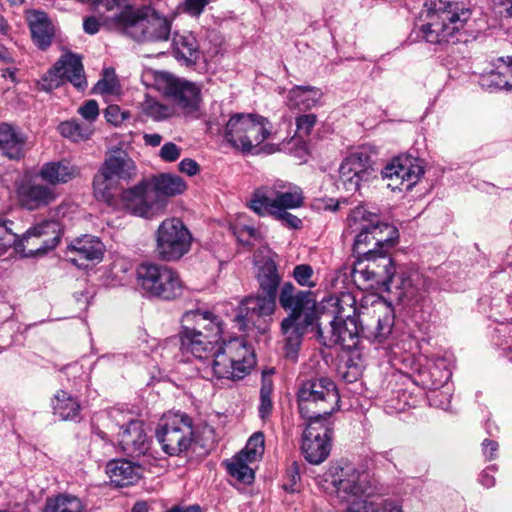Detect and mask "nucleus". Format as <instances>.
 <instances>
[{
	"mask_svg": "<svg viewBox=\"0 0 512 512\" xmlns=\"http://www.w3.org/2000/svg\"><path fill=\"white\" fill-rule=\"evenodd\" d=\"M136 285L144 296L163 300L175 299L183 291L177 271L166 265L148 262L137 267Z\"/></svg>",
	"mask_w": 512,
	"mask_h": 512,
	"instance_id": "9",
	"label": "nucleus"
},
{
	"mask_svg": "<svg viewBox=\"0 0 512 512\" xmlns=\"http://www.w3.org/2000/svg\"><path fill=\"white\" fill-rule=\"evenodd\" d=\"M69 253L73 254L70 261L77 266H82V260L100 261L104 253V245L98 237L84 235L75 239L68 247Z\"/></svg>",
	"mask_w": 512,
	"mask_h": 512,
	"instance_id": "28",
	"label": "nucleus"
},
{
	"mask_svg": "<svg viewBox=\"0 0 512 512\" xmlns=\"http://www.w3.org/2000/svg\"><path fill=\"white\" fill-rule=\"evenodd\" d=\"M107 416L111 422L110 429L119 428L117 442L125 454L139 457L147 452L149 439L141 421L126 419V414L116 408L111 409Z\"/></svg>",
	"mask_w": 512,
	"mask_h": 512,
	"instance_id": "17",
	"label": "nucleus"
},
{
	"mask_svg": "<svg viewBox=\"0 0 512 512\" xmlns=\"http://www.w3.org/2000/svg\"><path fill=\"white\" fill-rule=\"evenodd\" d=\"M154 85L158 91L173 100L183 115L195 118L199 116L202 97L201 89L195 83L166 72H157Z\"/></svg>",
	"mask_w": 512,
	"mask_h": 512,
	"instance_id": "13",
	"label": "nucleus"
},
{
	"mask_svg": "<svg viewBox=\"0 0 512 512\" xmlns=\"http://www.w3.org/2000/svg\"><path fill=\"white\" fill-rule=\"evenodd\" d=\"M421 32L425 40L432 44L454 42L471 17L468 8L459 7L457 3L433 0L425 3L421 12Z\"/></svg>",
	"mask_w": 512,
	"mask_h": 512,
	"instance_id": "5",
	"label": "nucleus"
},
{
	"mask_svg": "<svg viewBox=\"0 0 512 512\" xmlns=\"http://www.w3.org/2000/svg\"><path fill=\"white\" fill-rule=\"evenodd\" d=\"M85 506L75 495L61 493L48 497L43 512H83Z\"/></svg>",
	"mask_w": 512,
	"mask_h": 512,
	"instance_id": "41",
	"label": "nucleus"
},
{
	"mask_svg": "<svg viewBox=\"0 0 512 512\" xmlns=\"http://www.w3.org/2000/svg\"><path fill=\"white\" fill-rule=\"evenodd\" d=\"M369 512H402L401 507L392 500L374 502L370 499Z\"/></svg>",
	"mask_w": 512,
	"mask_h": 512,
	"instance_id": "55",
	"label": "nucleus"
},
{
	"mask_svg": "<svg viewBox=\"0 0 512 512\" xmlns=\"http://www.w3.org/2000/svg\"><path fill=\"white\" fill-rule=\"evenodd\" d=\"M186 189V182L178 175L161 173L123 191L122 199L134 215L149 218L164 209L166 197L180 195Z\"/></svg>",
	"mask_w": 512,
	"mask_h": 512,
	"instance_id": "3",
	"label": "nucleus"
},
{
	"mask_svg": "<svg viewBox=\"0 0 512 512\" xmlns=\"http://www.w3.org/2000/svg\"><path fill=\"white\" fill-rule=\"evenodd\" d=\"M271 122L257 114H236L227 122L225 138L234 148L250 152L271 134Z\"/></svg>",
	"mask_w": 512,
	"mask_h": 512,
	"instance_id": "10",
	"label": "nucleus"
},
{
	"mask_svg": "<svg viewBox=\"0 0 512 512\" xmlns=\"http://www.w3.org/2000/svg\"><path fill=\"white\" fill-rule=\"evenodd\" d=\"M496 467L494 465L487 467L485 470L482 471L480 474L479 481L480 483L486 487L491 488L495 485V478L490 472H495Z\"/></svg>",
	"mask_w": 512,
	"mask_h": 512,
	"instance_id": "60",
	"label": "nucleus"
},
{
	"mask_svg": "<svg viewBox=\"0 0 512 512\" xmlns=\"http://www.w3.org/2000/svg\"><path fill=\"white\" fill-rule=\"evenodd\" d=\"M381 174L391 190L408 191L423 176V161L412 156H398L382 169Z\"/></svg>",
	"mask_w": 512,
	"mask_h": 512,
	"instance_id": "18",
	"label": "nucleus"
},
{
	"mask_svg": "<svg viewBox=\"0 0 512 512\" xmlns=\"http://www.w3.org/2000/svg\"><path fill=\"white\" fill-rule=\"evenodd\" d=\"M26 136L9 124L0 125V153L10 159H19L24 155Z\"/></svg>",
	"mask_w": 512,
	"mask_h": 512,
	"instance_id": "32",
	"label": "nucleus"
},
{
	"mask_svg": "<svg viewBox=\"0 0 512 512\" xmlns=\"http://www.w3.org/2000/svg\"><path fill=\"white\" fill-rule=\"evenodd\" d=\"M192 236L183 222L177 218L164 220L156 233V253L163 261H177L191 247Z\"/></svg>",
	"mask_w": 512,
	"mask_h": 512,
	"instance_id": "15",
	"label": "nucleus"
},
{
	"mask_svg": "<svg viewBox=\"0 0 512 512\" xmlns=\"http://www.w3.org/2000/svg\"><path fill=\"white\" fill-rule=\"evenodd\" d=\"M264 435L262 432H255L247 441L246 446L239 454L243 455L248 462H259L264 453Z\"/></svg>",
	"mask_w": 512,
	"mask_h": 512,
	"instance_id": "46",
	"label": "nucleus"
},
{
	"mask_svg": "<svg viewBox=\"0 0 512 512\" xmlns=\"http://www.w3.org/2000/svg\"><path fill=\"white\" fill-rule=\"evenodd\" d=\"M60 134L75 142L88 139L93 130L89 125H81L77 121H65L58 126Z\"/></svg>",
	"mask_w": 512,
	"mask_h": 512,
	"instance_id": "44",
	"label": "nucleus"
},
{
	"mask_svg": "<svg viewBox=\"0 0 512 512\" xmlns=\"http://www.w3.org/2000/svg\"><path fill=\"white\" fill-rule=\"evenodd\" d=\"M26 17L34 43L40 49L49 47L52 43L55 29L48 15L39 10H30L27 12Z\"/></svg>",
	"mask_w": 512,
	"mask_h": 512,
	"instance_id": "30",
	"label": "nucleus"
},
{
	"mask_svg": "<svg viewBox=\"0 0 512 512\" xmlns=\"http://www.w3.org/2000/svg\"><path fill=\"white\" fill-rule=\"evenodd\" d=\"M179 170L188 176H194L199 172V165L195 160L185 158L179 163Z\"/></svg>",
	"mask_w": 512,
	"mask_h": 512,
	"instance_id": "57",
	"label": "nucleus"
},
{
	"mask_svg": "<svg viewBox=\"0 0 512 512\" xmlns=\"http://www.w3.org/2000/svg\"><path fill=\"white\" fill-rule=\"evenodd\" d=\"M339 183L350 193L360 191L376 177L371 153L365 147L350 152L340 163Z\"/></svg>",
	"mask_w": 512,
	"mask_h": 512,
	"instance_id": "14",
	"label": "nucleus"
},
{
	"mask_svg": "<svg viewBox=\"0 0 512 512\" xmlns=\"http://www.w3.org/2000/svg\"><path fill=\"white\" fill-rule=\"evenodd\" d=\"M317 121L315 114H304L296 119L297 130L305 135H308Z\"/></svg>",
	"mask_w": 512,
	"mask_h": 512,
	"instance_id": "56",
	"label": "nucleus"
},
{
	"mask_svg": "<svg viewBox=\"0 0 512 512\" xmlns=\"http://www.w3.org/2000/svg\"><path fill=\"white\" fill-rule=\"evenodd\" d=\"M493 68L484 72L479 79L481 87L487 91H512V84L508 80V67L503 57L498 58L493 64Z\"/></svg>",
	"mask_w": 512,
	"mask_h": 512,
	"instance_id": "34",
	"label": "nucleus"
},
{
	"mask_svg": "<svg viewBox=\"0 0 512 512\" xmlns=\"http://www.w3.org/2000/svg\"><path fill=\"white\" fill-rule=\"evenodd\" d=\"M62 236V226L56 220H44L28 229L21 237L23 244H31L36 249H30L27 255L45 253L54 249Z\"/></svg>",
	"mask_w": 512,
	"mask_h": 512,
	"instance_id": "23",
	"label": "nucleus"
},
{
	"mask_svg": "<svg viewBox=\"0 0 512 512\" xmlns=\"http://www.w3.org/2000/svg\"><path fill=\"white\" fill-rule=\"evenodd\" d=\"M255 464L256 462H248V459L238 453L227 463V470L237 481L250 484L255 478L253 468Z\"/></svg>",
	"mask_w": 512,
	"mask_h": 512,
	"instance_id": "42",
	"label": "nucleus"
},
{
	"mask_svg": "<svg viewBox=\"0 0 512 512\" xmlns=\"http://www.w3.org/2000/svg\"><path fill=\"white\" fill-rule=\"evenodd\" d=\"M180 350L192 355L218 379L241 380L254 368L255 353L252 346L241 338H233L222 344L220 336L180 333Z\"/></svg>",
	"mask_w": 512,
	"mask_h": 512,
	"instance_id": "1",
	"label": "nucleus"
},
{
	"mask_svg": "<svg viewBox=\"0 0 512 512\" xmlns=\"http://www.w3.org/2000/svg\"><path fill=\"white\" fill-rule=\"evenodd\" d=\"M54 414L62 420H75L80 414V404L76 398L64 390H59L52 398Z\"/></svg>",
	"mask_w": 512,
	"mask_h": 512,
	"instance_id": "39",
	"label": "nucleus"
},
{
	"mask_svg": "<svg viewBox=\"0 0 512 512\" xmlns=\"http://www.w3.org/2000/svg\"><path fill=\"white\" fill-rule=\"evenodd\" d=\"M388 251L369 249L365 252V260L376 274L380 285L394 293L403 305H414L423 299L428 290L429 282L423 273L408 265L396 266L388 256Z\"/></svg>",
	"mask_w": 512,
	"mask_h": 512,
	"instance_id": "2",
	"label": "nucleus"
},
{
	"mask_svg": "<svg viewBox=\"0 0 512 512\" xmlns=\"http://www.w3.org/2000/svg\"><path fill=\"white\" fill-rule=\"evenodd\" d=\"M94 90L96 93L104 96H118L121 92L120 85L113 71H105L104 77L97 82Z\"/></svg>",
	"mask_w": 512,
	"mask_h": 512,
	"instance_id": "50",
	"label": "nucleus"
},
{
	"mask_svg": "<svg viewBox=\"0 0 512 512\" xmlns=\"http://www.w3.org/2000/svg\"><path fill=\"white\" fill-rule=\"evenodd\" d=\"M106 474L118 487L134 485L142 477L140 465L125 459L111 460L106 465Z\"/></svg>",
	"mask_w": 512,
	"mask_h": 512,
	"instance_id": "29",
	"label": "nucleus"
},
{
	"mask_svg": "<svg viewBox=\"0 0 512 512\" xmlns=\"http://www.w3.org/2000/svg\"><path fill=\"white\" fill-rule=\"evenodd\" d=\"M328 326L317 323V335L323 345H340L343 349L354 350L359 344L361 324L357 320H329Z\"/></svg>",
	"mask_w": 512,
	"mask_h": 512,
	"instance_id": "21",
	"label": "nucleus"
},
{
	"mask_svg": "<svg viewBox=\"0 0 512 512\" xmlns=\"http://www.w3.org/2000/svg\"><path fill=\"white\" fill-rule=\"evenodd\" d=\"M272 391V381L264 376L260 389V404L258 408L259 416L263 421L269 419L273 411Z\"/></svg>",
	"mask_w": 512,
	"mask_h": 512,
	"instance_id": "47",
	"label": "nucleus"
},
{
	"mask_svg": "<svg viewBox=\"0 0 512 512\" xmlns=\"http://www.w3.org/2000/svg\"><path fill=\"white\" fill-rule=\"evenodd\" d=\"M14 223L12 221L0 218V251L4 252L8 248L12 246H17L23 249L25 248L23 242H21V238H19L18 234L14 231L12 227Z\"/></svg>",
	"mask_w": 512,
	"mask_h": 512,
	"instance_id": "45",
	"label": "nucleus"
},
{
	"mask_svg": "<svg viewBox=\"0 0 512 512\" xmlns=\"http://www.w3.org/2000/svg\"><path fill=\"white\" fill-rule=\"evenodd\" d=\"M289 209H277L267 211V215L280 221L282 225L290 229H299L302 226V220L288 211Z\"/></svg>",
	"mask_w": 512,
	"mask_h": 512,
	"instance_id": "51",
	"label": "nucleus"
},
{
	"mask_svg": "<svg viewBox=\"0 0 512 512\" xmlns=\"http://www.w3.org/2000/svg\"><path fill=\"white\" fill-rule=\"evenodd\" d=\"M105 117L108 122L118 124L123 120V114L117 105H109L105 110Z\"/></svg>",
	"mask_w": 512,
	"mask_h": 512,
	"instance_id": "58",
	"label": "nucleus"
},
{
	"mask_svg": "<svg viewBox=\"0 0 512 512\" xmlns=\"http://www.w3.org/2000/svg\"><path fill=\"white\" fill-rule=\"evenodd\" d=\"M368 210L363 206L355 207L347 217L348 229L355 234L353 251L358 256H365V252L371 249L369 246L374 245L371 239L370 227L373 220L368 219Z\"/></svg>",
	"mask_w": 512,
	"mask_h": 512,
	"instance_id": "24",
	"label": "nucleus"
},
{
	"mask_svg": "<svg viewBox=\"0 0 512 512\" xmlns=\"http://www.w3.org/2000/svg\"><path fill=\"white\" fill-rule=\"evenodd\" d=\"M182 329L180 333L206 334L209 336H221L222 321L218 316L209 311H187L182 316Z\"/></svg>",
	"mask_w": 512,
	"mask_h": 512,
	"instance_id": "25",
	"label": "nucleus"
},
{
	"mask_svg": "<svg viewBox=\"0 0 512 512\" xmlns=\"http://www.w3.org/2000/svg\"><path fill=\"white\" fill-rule=\"evenodd\" d=\"M313 275L314 271L312 267L308 264L297 265L293 270L294 279L299 285L303 287H315L316 283L312 280Z\"/></svg>",
	"mask_w": 512,
	"mask_h": 512,
	"instance_id": "52",
	"label": "nucleus"
},
{
	"mask_svg": "<svg viewBox=\"0 0 512 512\" xmlns=\"http://www.w3.org/2000/svg\"><path fill=\"white\" fill-rule=\"evenodd\" d=\"M385 310L386 311L383 315H378L375 325H370L368 323L363 325L361 323V332L365 337L377 343H383L388 338L392 332L394 324V316L392 312L388 309Z\"/></svg>",
	"mask_w": 512,
	"mask_h": 512,
	"instance_id": "40",
	"label": "nucleus"
},
{
	"mask_svg": "<svg viewBox=\"0 0 512 512\" xmlns=\"http://www.w3.org/2000/svg\"><path fill=\"white\" fill-rule=\"evenodd\" d=\"M118 6H119V0H96L95 1V10L99 14H103L104 12H112Z\"/></svg>",
	"mask_w": 512,
	"mask_h": 512,
	"instance_id": "59",
	"label": "nucleus"
},
{
	"mask_svg": "<svg viewBox=\"0 0 512 512\" xmlns=\"http://www.w3.org/2000/svg\"><path fill=\"white\" fill-rule=\"evenodd\" d=\"M482 450H483L484 456L488 460H492V459H494L495 453L498 450V443L493 440H490V439H485L482 442Z\"/></svg>",
	"mask_w": 512,
	"mask_h": 512,
	"instance_id": "62",
	"label": "nucleus"
},
{
	"mask_svg": "<svg viewBox=\"0 0 512 512\" xmlns=\"http://www.w3.org/2000/svg\"><path fill=\"white\" fill-rule=\"evenodd\" d=\"M137 166L128 153L121 149L111 151L93 180L94 195L98 200L111 204L117 181L129 182L137 176Z\"/></svg>",
	"mask_w": 512,
	"mask_h": 512,
	"instance_id": "8",
	"label": "nucleus"
},
{
	"mask_svg": "<svg viewBox=\"0 0 512 512\" xmlns=\"http://www.w3.org/2000/svg\"><path fill=\"white\" fill-rule=\"evenodd\" d=\"M368 219L373 220L370 227L371 239L374 240V248L377 251H388L398 238V231L392 225L381 222L377 214L368 211Z\"/></svg>",
	"mask_w": 512,
	"mask_h": 512,
	"instance_id": "35",
	"label": "nucleus"
},
{
	"mask_svg": "<svg viewBox=\"0 0 512 512\" xmlns=\"http://www.w3.org/2000/svg\"><path fill=\"white\" fill-rule=\"evenodd\" d=\"M144 113L154 121H163L174 115V108L153 99H147L143 107Z\"/></svg>",
	"mask_w": 512,
	"mask_h": 512,
	"instance_id": "48",
	"label": "nucleus"
},
{
	"mask_svg": "<svg viewBox=\"0 0 512 512\" xmlns=\"http://www.w3.org/2000/svg\"><path fill=\"white\" fill-rule=\"evenodd\" d=\"M322 98L319 88L313 86H295L287 96V105L291 109L309 110L317 106Z\"/></svg>",
	"mask_w": 512,
	"mask_h": 512,
	"instance_id": "38",
	"label": "nucleus"
},
{
	"mask_svg": "<svg viewBox=\"0 0 512 512\" xmlns=\"http://www.w3.org/2000/svg\"><path fill=\"white\" fill-rule=\"evenodd\" d=\"M172 45L174 55L178 60L193 64L199 59V44L191 32L174 33Z\"/></svg>",
	"mask_w": 512,
	"mask_h": 512,
	"instance_id": "37",
	"label": "nucleus"
},
{
	"mask_svg": "<svg viewBox=\"0 0 512 512\" xmlns=\"http://www.w3.org/2000/svg\"><path fill=\"white\" fill-rule=\"evenodd\" d=\"M233 230L238 241L244 245H253L255 241H259L261 239V233L259 229L253 225L245 223L242 220H239L237 223H235Z\"/></svg>",
	"mask_w": 512,
	"mask_h": 512,
	"instance_id": "49",
	"label": "nucleus"
},
{
	"mask_svg": "<svg viewBox=\"0 0 512 512\" xmlns=\"http://www.w3.org/2000/svg\"><path fill=\"white\" fill-rule=\"evenodd\" d=\"M276 296L257 294L241 300L234 322L240 331L254 327L265 332L271 322V316L276 310Z\"/></svg>",
	"mask_w": 512,
	"mask_h": 512,
	"instance_id": "16",
	"label": "nucleus"
},
{
	"mask_svg": "<svg viewBox=\"0 0 512 512\" xmlns=\"http://www.w3.org/2000/svg\"><path fill=\"white\" fill-rule=\"evenodd\" d=\"M255 264L258 267L256 277L259 284V290L261 293L277 297L281 276L278 273L274 260L270 257L259 260L258 256H255Z\"/></svg>",
	"mask_w": 512,
	"mask_h": 512,
	"instance_id": "33",
	"label": "nucleus"
},
{
	"mask_svg": "<svg viewBox=\"0 0 512 512\" xmlns=\"http://www.w3.org/2000/svg\"><path fill=\"white\" fill-rule=\"evenodd\" d=\"M298 407L306 420H328L340 409V396L335 383L327 378L309 379L302 383L298 393Z\"/></svg>",
	"mask_w": 512,
	"mask_h": 512,
	"instance_id": "7",
	"label": "nucleus"
},
{
	"mask_svg": "<svg viewBox=\"0 0 512 512\" xmlns=\"http://www.w3.org/2000/svg\"><path fill=\"white\" fill-rule=\"evenodd\" d=\"M328 420H308L302 437V453L311 464L322 463L331 448L332 427Z\"/></svg>",
	"mask_w": 512,
	"mask_h": 512,
	"instance_id": "19",
	"label": "nucleus"
},
{
	"mask_svg": "<svg viewBox=\"0 0 512 512\" xmlns=\"http://www.w3.org/2000/svg\"><path fill=\"white\" fill-rule=\"evenodd\" d=\"M376 274L365 257H360L354 264L352 277L356 284L364 286L365 288H372L380 285Z\"/></svg>",
	"mask_w": 512,
	"mask_h": 512,
	"instance_id": "43",
	"label": "nucleus"
},
{
	"mask_svg": "<svg viewBox=\"0 0 512 512\" xmlns=\"http://www.w3.org/2000/svg\"><path fill=\"white\" fill-rule=\"evenodd\" d=\"M326 491L344 505L362 508L376 492L373 479L366 468L353 463L330 465L324 475Z\"/></svg>",
	"mask_w": 512,
	"mask_h": 512,
	"instance_id": "4",
	"label": "nucleus"
},
{
	"mask_svg": "<svg viewBox=\"0 0 512 512\" xmlns=\"http://www.w3.org/2000/svg\"><path fill=\"white\" fill-rule=\"evenodd\" d=\"M144 143L148 146L156 147L162 142V136L158 133H146L143 136Z\"/></svg>",
	"mask_w": 512,
	"mask_h": 512,
	"instance_id": "64",
	"label": "nucleus"
},
{
	"mask_svg": "<svg viewBox=\"0 0 512 512\" xmlns=\"http://www.w3.org/2000/svg\"><path fill=\"white\" fill-rule=\"evenodd\" d=\"M323 313L319 322L327 320H357L356 299L350 292L332 295L322 302Z\"/></svg>",
	"mask_w": 512,
	"mask_h": 512,
	"instance_id": "27",
	"label": "nucleus"
},
{
	"mask_svg": "<svg viewBox=\"0 0 512 512\" xmlns=\"http://www.w3.org/2000/svg\"><path fill=\"white\" fill-rule=\"evenodd\" d=\"M17 194L21 205L29 210L47 206L56 198L54 189L37 179L22 182L18 187Z\"/></svg>",
	"mask_w": 512,
	"mask_h": 512,
	"instance_id": "26",
	"label": "nucleus"
},
{
	"mask_svg": "<svg viewBox=\"0 0 512 512\" xmlns=\"http://www.w3.org/2000/svg\"><path fill=\"white\" fill-rule=\"evenodd\" d=\"M493 3L500 15L512 17V0H493Z\"/></svg>",
	"mask_w": 512,
	"mask_h": 512,
	"instance_id": "61",
	"label": "nucleus"
},
{
	"mask_svg": "<svg viewBox=\"0 0 512 512\" xmlns=\"http://www.w3.org/2000/svg\"><path fill=\"white\" fill-rule=\"evenodd\" d=\"M304 199L299 186L278 180L272 185L256 189L249 201V207L259 216H267V211L271 210L300 208Z\"/></svg>",
	"mask_w": 512,
	"mask_h": 512,
	"instance_id": "11",
	"label": "nucleus"
},
{
	"mask_svg": "<svg viewBox=\"0 0 512 512\" xmlns=\"http://www.w3.org/2000/svg\"><path fill=\"white\" fill-rule=\"evenodd\" d=\"M77 167L69 161H54L45 163L40 171L39 176L42 180L51 185L67 183L78 175Z\"/></svg>",
	"mask_w": 512,
	"mask_h": 512,
	"instance_id": "36",
	"label": "nucleus"
},
{
	"mask_svg": "<svg viewBox=\"0 0 512 512\" xmlns=\"http://www.w3.org/2000/svg\"><path fill=\"white\" fill-rule=\"evenodd\" d=\"M309 325L305 324V319L287 316L281 322V332L284 337L285 355L294 360L302 342V336Z\"/></svg>",
	"mask_w": 512,
	"mask_h": 512,
	"instance_id": "31",
	"label": "nucleus"
},
{
	"mask_svg": "<svg viewBox=\"0 0 512 512\" xmlns=\"http://www.w3.org/2000/svg\"><path fill=\"white\" fill-rule=\"evenodd\" d=\"M100 23L95 17H88L84 20L83 29L86 33L93 35L99 31Z\"/></svg>",
	"mask_w": 512,
	"mask_h": 512,
	"instance_id": "63",
	"label": "nucleus"
},
{
	"mask_svg": "<svg viewBox=\"0 0 512 512\" xmlns=\"http://www.w3.org/2000/svg\"><path fill=\"white\" fill-rule=\"evenodd\" d=\"M105 20L111 28L139 42L167 41L171 33V21L150 7H126Z\"/></svg>",
	"mask_w": 512,
	"mask_h": 512,
	"instance_id": "6",
	"label": "nucleus"
},
{
	"mask_svg": "<svg viewBox=\"0 0 512 512\" xmlns=\"http://www.w3.org/2000/svg\"><path fill=\"white\" fill-rule=\"evenodd\" d=\"M181 155V148L173 142L165 143L160 151L159 156L165 162H174Z\"/></svg>",
	"mask_w": 512,
	"mask_h": 512,
	"instance_id": "54",
	"label": "nucleus"
},
{
	"mask_svg": "<svg viewBox=\"0 0 512 512\" xmlns=\"http://www.w3.org/2000/svg\"><path fill=\"white\" fill-rule=\"evenodd\" d=\"M65 81L70 82L78 90H84L87 86L81 57L70 52L62 55L43 76L41 86L45 91H51Z\"/></svg>",
	"mask_w": 512,
	"mask_h": 512,
	"instance_id": "20",
	"label": "nucleus"
},
{
	"mask_svg": "<svg viewBox=\"0 0 512 512\" xmlns=\"http://www.w3.org/2000/svg\"><path fill=\"white\" fill-rule=\"evenodd\" d=\"M78 113L88 122H94L99 116L98 103L95 100H88L78 108Z\"/></svg>",
	"mask_w": 512,
	"mask_h": 512,
	"instance_id": "53",
	"label": "nucleus"
},
{
	"mask_svg": "<svg viewBox=\"0 0 512 512\" xmlns=\"http://www.w3.org/2000/svg\"><path fill=\"white\" fill-rule=\"evenodd\" d=\"M156 436L166 454L179 455L188 450L194 440L192 418L180 411L168 412L163 415Z\"/></svg>",
	"mask_w": 512,
	"mask_h": 512,
	"instance_id": "12",
	"label": "nucleus"
},
{
	"mask_svg": "<svg viewBox=\"0 0 512 512\" xmlns=\"http://www.w3.org/2000/svg\"><path fill=\"white\" fill-rule=\"evenodd\" d=\"M279 303L281 307L290 311L288 316L305 319L306 325H312L316 314V299L310 291L298 290L291 282L283 284Z\"/></svg>",
	"mask_w": 512,
	"mask_h": 512,
	"instance_id": "22",
	"label": "nucleus"
}]
</instances>
